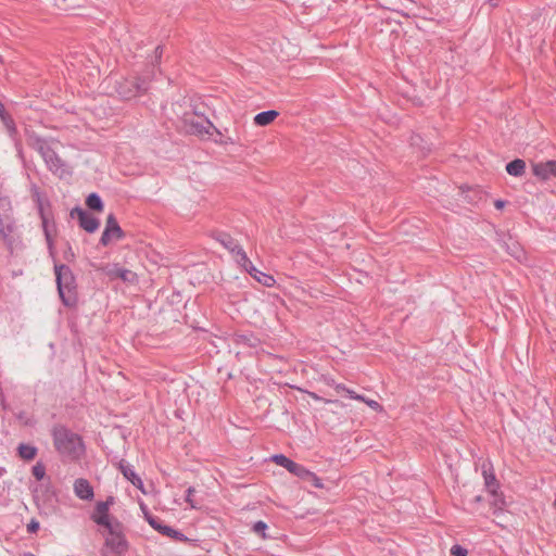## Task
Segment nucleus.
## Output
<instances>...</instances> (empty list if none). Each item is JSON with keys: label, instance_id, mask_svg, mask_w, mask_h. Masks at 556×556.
Masks as SVG:
<instances>
[{"label": "nucleus", "instance_id": "obj_10", "mask_svg": "<svg viewBox=\"0 0 556 556\" xmlns=\"http://www.w3.org/2000/svg\"><path fill=\"white\" fill-rule=\"evenodd\" d=\"M144 518L148 521V523L154 530L160 532L161 534L168 536L178 542H187L188 541V538L184 533L173 529L169 526L164 525L163 521L159 517L152 516L148 511H144Z\"/></svg>", "mask_w": 556, "mask_h": 556}, {"label": "nucleus", "instance_id": "obj_48", "mask_svg": "<svg viewBox=\"0 0 556 556\" xmlns=\"http://www.w3.org/2000/svg\"><path fill=\"white\" fill-rule=\"evenodd\" d=\"M554 506L556 507V498H555V502H554Z\"/></svg>", "mask_w": 556, "mask_h": 556}, {"label": "nucleus", "instance_id": "obj_20", "mask_svg": "<svg viewBox=\"0 0 556 556\" xmlns=\"http://www.w3.org/2000/svg\"><path fill=\"white\" fill-rule=\"evenodd\" d=\"M18 456L25 460H31L37 455V448L30 444L21 443L17 447Z\"/></svg>", "mask_w": 556, "mask_h": 556}, {"label": "nucleus", "instance_id": "obj_3", "mask_svg": "<svg viewBox=\"0 0 556 556\" xmlns=\"http://www.w3.org/2000/svg\"><path fill=\"white\" fill-rule=\"evenodd\" d=\"M30 194L33 201L36 203L38 214L41 219V225L43 229V233L47 241V247L49 250L50 255L53 256L54 254V241H53V233H55V223L53 220V215L50 212V202L49 200L42 194L40 191V188L36 185H31L30 187Z\"/></svg>", "mask_w": 556, "mask_h": 556}, {"label": "nucleus", "instance_id": "obj_7", "mask_svg": "<svg viewBox=\"0 0 556 556\" xmlns=\"http://www.w3.org/2000/svg\"><path fill=\"white\" fill-rule=\"evenodd\" d=\"M108 536L105 545L117 556H123L128 549V543L123 534V525L117 519L113 520V525L105 528Z\"/></svg>", "mask_w": 556, "mask_h": 556}, {"label": "nucleus", "instance_id": "obj_15", "mask_svg": "<svg viewBox=\"0 0 556 556\" xmlns=\"http://www.w3.org/2000/svg\"><path fill=\"white\" fill-rule=\"evenodd\" d=\"M75 495L84 501H91L94 496L93 488L87 479L78 478L74 482Z\"/></svg>", "mask_w": 556, "mask_h": 556}, {"label": "nucleus", "instance_id": "obj_37", "mask_svg": "<svg viewBox=\"0 0 556 556\" xmlns=\"http://www.w3.org/2000/svg\"><path fill=\"white\" fill-rule=\"evenodd\" d=\"M365 403L375 410H381L382 406L375 400H367Z\"/></svg>", "mask_w": 556, "mask_h": 556}, {"label": "nucleus", "instance_id": "obj_24", "mask_svg": "<svg viewBox=\"0 0 556 556\" xmlns=\"http://www.w3.org/2000/svg\"><path fill=\"white\" fill-rule=\"evenodd\" d=\"M217 136H219V139H215L216 143H219L222 146L226 144H235L239 141V138H233L231 136H225L220 130H218L216 127L213 130Z\"/></svg>", "mask_w": 556, "mask_h": 556}, {"label": "nucleus", "instance_id": "obj_39", "mask_svg": "<svg viewBox=\"0 0 556 556\" xmlns=\"http://www.w3.org/2000/svg\"><path fill=\"white\" fill-rule=\"evenodd\" d=\"M154 53H155V61L159 62L161 60V58H162V54H163V47L162 46H157L155 48Z\"/></svg>", "mask_w": 556, "mask_h": 556}, {"label": "nucleus", "instance_id": "obj_18", "mask_svg": "<svg viewBox=\"0 0 556 556\" xmlns=\"http://www.w3.org/2000/svg\"><path fill=\"white\" fill-rule=\"evenodd\" d=\"M506 172L514 177H520L526 173V162L521 159H515L506 165Z\"/></svg>", "mask_w": 556, "mask_h": 556}, {"label": "nucleus", "instance_id": "obj_32", "mask_svg": "<svg viewBox=\"0 0 556 556\" xmlns=\"http://www.w3.org/2000/svg\"><path fill=\"white\" fill-rule=\"evenodd\" d=\"M468 552L466 548H464L460 545H453L451 548V555L452 556H467Z\"/></svg>", "mask_w": 556, "mask_h": 556}, {"label": "nucleus", "instance_id": "obj_46", "mask_svg": "<svg viewBox=\"0 0 556 556\" xmlns=\"http://www.w3.org/2000/svg\"><path fill=\"white\" fill-rule=\"evenodd\" d=\"M251 264L252 262L249 258L248 262L242 266V268L247 269Z\"/></svg>", "mask_w": 556, "mask_h": 556}, {"label": "nucleus", "instance_id": "obj_47", "mask_svg": "<svg viewBox=\"0 0 556 556\" xmlns=\"http://www.w3.org/2000/svg\"><path fill=\"white\" fill-rule=\"evenodd\" d=\"M314 399L316 400H320V397H318L316 394H312Z\"/></svg>", "mask_w": 556, "mask_h": 556}, {"label": "nucleus", "instance_id": "obj_11", "mask_svg": "<svg viewBox=\"0 0 556 556\" xmlns=\"http://www.w3.org/2000/svg\"><path fill=\"white\" fill-rule=\"evenodd\" d=\"M114 498L109 496L104 502H98L91 519L99 526L108 528L113 525L115 518H111L109 515L110 506L113 504Z\"/></svg>", "mask_w": 556, "mask_h": 556}, {"label": "nucleus", "instance_id": "obj_2", "mask_svg": "<svg viewBox=\"0 0 556 556\" xmlns=\"http://www.w3.org/2000/svg\"><path fill=\"white\" fill-rule=\"evenodd\" d=\"M27 143L41 155L48 169L52 174L60 178L72 174L70 166L59 156L50 141L39 136L30 135L27 138Z\"/></svg>", "mask_w": 556, "mask_h": 556}, {"label": "nucleus", "instance_id": "obj_29", "mask_svg": "<svg viewBox=\"0 0 556 556\" xmlns=\"http://www.w3.org/2000/svg\"><path fill=\"white\" fill-rule=\"evenodd\" d=\"M235 256L236 262L242 267L249 260L247 253L244 250L240 247L235 253H232Z\"/></svg>", "mask_w": 556, "mask_h": 556}, {"label": "nucleus", "instance_id": "obj_27", "mask_svg": "<svg viewBox=\"0 0 556 556\" xmlns=\"http://www.w3.org/2000/svg\"><path fill=\"white\" fill-rule=\"evenodd\" d=\"M195 493V489L193 486H189L187 489V494L185 501L190 505L191 508H200V505L193 498V495Z\"/></svg>", "mask_w": 556, "mask_h": 556}, {"label": "nucleus", "instance_id": "obj_25", "mask_svg": "<svg viewBox=\"0 0 556 556\" xmlns=\"http://www.w3.org/2000/svg\"><path fill=\"white\" fill-rule=\"evenodd\" d=\"M253 278L265 287H271L275 283V279L273 276L264 274L261 270H258V273H255Z\"/></svg>", "mask_w": 556, "mask_h": 556}, {"label": "nucleus", "instance_id": "obj_4", "mask_svg": "<svg viewBox=\"0 0 556 556\" xmlns=\"http://www.w3.org/2000/svg\"><path fill=\"white\" fill-rule=\"evenodd\" d=\"M55 280L58 291L64 305L72 306L75 303V294L73 293L75 277L67 265H54Z\"/></svg>", "mask_w": 556, "mask_h": 556}, {"label": "nucleus", "instance_id": "obj_19", "mask_svg": "<svg viewBox=\"0 0 556 556\" xmlns=\"http://www.w3.org/2000/svg\"><path fill=\"white\" fill-rule=\"evenodd\" d=\"M278 116V112L274 110L264 111L254 116V123L258 126L269 125Z\"/></svg>", "mask_w": 556, "mask_h": 556}, {"label": "nucleus", "instance_id": "obj_30", "mask_svg": "<svg viewBox=\"0 0 556 556\" xmlns=\"http://www.w3.org/2000/svg\"><path fill=\"white\" fill-rule=\"evenodd\" d=\"M312 477H307L304 481L311 483L313 486L321 489L324 488V484L321 482V479L318 478L314 472L311 471Z\"/></svg>", "mask_w": 556, "mask_h": 556}, {"label": "nucleus", "instance_id": "obj_13", "mask_svg": "<svg viewBox=\"0 0 556 556\" xmlns=\"http://www.w3.org/2000/svg\"><path fill=\"white\" fill-rule=\"evenodd\" d=\"M104 274L111 279H121L124 282L135 283L137 282V274L130 269L119 267L117 264H109L103 267Z\"/></svg>", "mask_w": 556, "mask_h": 556}, {"label": "nucleus", "instance_id": "obj_6", "mask_svg": "<svg viewBox=\"0 0 556 556\" xmlns=\"http://www.w3.org/2000/svg\"><path fill=\"white\" fill-rule=\"evenodd\" d=\"M481 468L482 476L484 479V486L486 491L490 493V495L493 497L492 505L494 507V514H496L497 510H503V507L505 505L503 494L497 492V490L500 489V482L495 477L491 462H483Z\"/></svg>", "mask_w": 556, "mask_h": 556}, {"label": "nucleus", "instance_id": "obj_44", "mask_svg": "<svg viewBox=\"0 0 556 556\" xmlns=\"http://www.w3.org/2000/svg\"><path fill=\"white\" fill-rule=\"evenodd\" d=\"M352 399H353V400H357V401H362V402L367 401L363 395H359V394H357V395H352Z\"/></svg>", "mask_w": 556, "mask_h": 556}, {"label": "nucleus", "instance_id": "obj_36", "mask_svg": "<svg viewBox=\"0 0 556 556\" xmlns=\"http://www.w3.org/2000/svg\"><path fill=\"white\" fill-rule=\"evenodd\" d=\"M64 258L67 261V262H73L74 258H75V254L73 252V249L70 244H67V249L66 251L64 252Z\"/></svg>", "mask_w": 556, "mask_h": 556}, {"label": "nucleus", "instance_id": "obj_14", "mask_svg": "<svg viewBox=\"0 0 556 556\" xmlns=\"http://www.w3.org/2000/svg\"><path fill=\"white\" fill-rule=\"evenodd\" d=\"M533 175L543 180L549 177H556V160L547 161L544 163H535L532 165Z\"/></svg>", "mask_w": 556, "mask_h": 556}, {"label": "nucleus", "instance_id": "obj_33", "mask_svg": "<svg viewBox=\"0 0 556 556\" xmlns=\"http://www.w3.org/2000/svg\"><path fill=\"white\" fill-rule=\"evenodd\" d=\"M483 497L481 495L473 496L469 502L468 505L470 506V511L476 513L478 511V508L476 507L477 504L481 503Z\"/></svg>", "mask_w": 556, "mask_h": 556}, {"label": "nucleus", "instance_id": "obj_1", "mask_svg": "<svg viewBox=\"0 0 556 556\" xmlns=\"http://www.w3.org/2000/svg\"><path fill=\"white\" fill-rule=\"evenodd\" d=\"M51 434L54 448L64 460L76 462L85 454V444L81 437L67 427L54 426Z\"/></svg>", "mask_w": 556, "mask_h": 556}, {"label": "nucleus", "instance_id": "obj_42", "mask_svg": "<svg viewBox=\"0 0 556 556\" xmlns=\"http://www.w3.org/2000/svg\"><path fill=\"white\" fill-rule=\"evenodd\" d=\"M494 205H495V207H496V208H498V210H500V208H503V207L505 206V201H503V200H496V201L494 202Z\"/></svg>", "mask_w": 556, "mask_h": 556}, {"label": "nucleus", "instance_id": "obj_41", "mask_svg": "<svg viewBox=\"0 0 556 556\" xmlns=\"http://www.w3.org/2000/svg\"><path fill=\"white\" fill-rule=\"evenodd\" d=\"M244 270L248 271L252 277H254L255 273H258V269H256L253 263Z\"/></svg>", "mask_w": 556, "mask_h": 556}, {"label": "nucleus", "instance_id": "obj_28", "mask_svg": "<svg viewBox=\"0 0 556 556\" xmlns=\"http://www.w3.org/2000/svg\"><path fill=\"white\" fill-rule=\"evenodd\" d=\"M253 532L256 533L257 535H260L261 538L263 539H266V529H267V525L260 520V521H256L254 525H253Z\"/></svg>", "mask_w": 556, "mask_h": 556}, {"label": "nucleus", "instance_id": "obj_34", "mask_svg": "<svg viewBox=\"0 0 556 556\" xmlns=\"http://www.w3.org/2000/svg\"><path fill=\"white\" fill-rule=\"evenodd\" d=\"M39 521L36 519H31L27 525L28 533H36L39 530Z\"/></svg>", "mask_w": 556, "mask_h": 556}, {"label": "nucleus", "instance_id": "obj_31", "mask_svg": "<svg viewBox=\"0 0 556 556\" xmlns=\"http://www.w3.org/2000/svg\"><path fill=\"white\" fill-rule=\"evenodd\" d=\"M45 467L40 464L33 467V475L37 480H41L45 477Z\"/></svg>", "mask_w": 556, "mask_h": 556}, {"label": "nucleus", "instance_id": "obj_35", "mask_svg": "<svg viewBox=\"0 0 556 556\" xmlns=\"http://www.w3.org/2000/svg\"><path fill=\"white\" fill-rule=\"evenodd\" d=\"M327 384L328 386H333L334 387V390L338 392V393H341V392H344L345 393V390H346V387L344 384H341V383H334V380H327Z\"/></svg>", "mask_w": 556, "mask_h": 556}, {"label": "nucleus", "instance_id": "obj_23", "mask_svg": "<svg viewBox=\"0 0 556 556\" xmlns=\"http://www.w3.org/2000/svg\"><path fill=\"white\" fill-rule=\"evenodd\" d=\"M506 245L508 254L517 261L521 262L526 257V253L518 242H511L510 244L507 243Z\"/></svg>", "mask_w": 556, "mask_h": 556}, {"label": "nucleus", "instance_id": "obj_38", "mask_svg": "<svg viewBox=\"0 0 556 556\" xmlns=\"http://www.w3.org/2000/svg\"><path fill=\"white\" fill-rule=\"evenodd\" d=\"M236 341H237V342H244V343L249 344L250 346H252V345H253V344L250 342V341H251V340H250V338H249L248 336H245V334H240V336H238V338H237V340H236Z\"/></svg>", "mask_w": 556, "mask_h": 556}, {"label": "nucleus", "instance_id": "obj_45", "mask_svg": "<svg viewBox=\"0 0 556 556\" xmlns=\"http://www.w3.org/2000/svg\"><path fill=\"white\" fill-rule=\"evenodd\" d=\"M345 393L348 394V396L350 399H352V395H357V393H355L353 390H351L349 388H346Z\"/></svg>", "mask_w": 556, "mask_h": 556}, {"label": "nucleus", "instance_id": "obj_43", "mask_svg": "<svg viewBox=\"0 0 556 556\" xmlns=\"http://www.w3.org/2000/svg\"><path fill=\"white\" fill-rule=\"evenodd\" d=\"M4 111H5L4 105L0 101V117H1V119H4Z\"/></svg>", "mask_w": 556, "mask_h": 556}, {"label": "nucleus", "instance_id": "obj_26", "mask_svg": "<svg viewBox=\"0 0 556 556\" xmlns=\"http://www.w3.org/2000/svg\"><path fill=\"white\" fill-rule=\"evenodd\" d=\"M291 473H293L294 476L301 478L303 481L307 478V477H312L311 476V471L307 470L304 466L300 465L296 463V468H293L292 470H290Z\"/></svg>", "mask_w": 556, "mask_h": 556}, {"label": "nucleus", "instance_id": "obj_16", "mask_svg": "<svg viewBox=\"0 0 556 556\" xmlns=\"http://www.w3.org/2000/svg\"><path fill=\"white\" fill-rule=\"evenodd\" d=\"M118 468L128 481H130L136 488L142 489L143 482L141 478L134 471L129 464H127L125 460H121L118 463Z\"/></svg>", "mask_w": 556, "mask_h": 556}, {"label": "nucleus", "instance_id": "obj_8", "mask_svg": "<svg viewBox=\"0 0 556 556\" xmlns=\"http://www.w3.org/2000/svg\"><path fill=\"white\" fill-rule=\"evenodd\" d=\"M182 123L188 132L199 137L212 135V131L215 129L214 124L208 118L199 116L197 112L192 114L185 113Z\"/></svg>", "mask_w": 556, "mask_h": 556}, {"label": "nucleus", "instance_id": "obj_40", "mask_svg": "<svg viewBox=\"0 0 556 556\" xmlns=\"http://www.w3.org/2000/svg\"><path fill=\"white\" fill-rule=\"evenodd\" d=\"M7 127H13L14 122L13 119L4 112V119H2Z\"/></svg>", "mask_w": 556, "mask_h": 556}, {"label": "nucleus", "instance_id": "obj_21", "mask_svg": "<svg viewBox=\"0 0 556 556\" xmlns=\"http://www.w3.org/2000/svg\"><path fill=\"white\" fill-rule=\"evenodd\" d=\"M86 205L96 212H101L103 210V202L98 193H90L86 199Z\"/></svg>", "mask_w": 556, "mask_h": 556}, {"label": "nucleus", "instance_id": "obj_22", "mask_svg": "<svg viewBox=\"0 0 556 556\" xmlns=\"http://www.w3.org/2000/svg\"><path fill=\"white\" fill-rule=\"evenodd\" d=\"M273 460H274L277 465H279V466H281V467L286 468L289 472H290V470H292L293 468H296V463H295V462H293L292 459H290L289 457H287V456H286V455H283V454H276V455H274V456H273Z\"/></svg>", "mask_w": 556, "mask_h": 556}, {"label": "nucleus", "instance_id": "obj_5", "mask_svg": "<svg viewBox=\"0 0 556 556\" xmlns=\"http://www.w3.org/2000/svg\"><path fill=\"white\" fill-rule=\"evenodd\" d=\"M150 87V77H129L118 81L116 92L123 100H131L144 94Z\"/></svg>", "mask_w": 556, "mask_h": 556}, {"label": "nucleus", "instance_id": "obj_17", "mask_svg": "<svg viewBox=\"0 0 556 556\" xmlns=\"http://www.w3.org/2000/svg\"><path fill=\"white\" fill-rule=\"evenodd\" d=\"M214 239L231 253H235L241 247L236 239L226 232L214 235Z\"/></svg>", "mask_w": 556, "mask_h": 556}, {"label": "nucleus", "instance_id": "obj_9", "mask_svg": "<svg viewBox=\"0 0 556 556\" xmlns=\"http://www.w3.org/2000/svg\"><path fill=\"white\" fill-rule=\"evenodd\" d=\"M124 238H125V231L118 225V222H117L115 215L110 214L106 217L105 228L100 238V244L103 247H108L113 239L122 240Z\"/></svg>", "mask_w": 556, "mask_h": 556}, {"label": "nucleus", "instance_id": "obj_12", "mask_svg": "<svg viewBox=\"0 0 556 556\" xmlns=\"http://www.w3.org/2000/svg\"><path fill=\"white\" fill-rule=\"evenodd\" d=\"M71 217H77L79 227H81L89 233H93L100 226V220L97 217L89 214L87 211L83 210L79 206H75L71 211Z\"/></svg>", "mask_w": 556, "mask_h": 556}]
</instances>
